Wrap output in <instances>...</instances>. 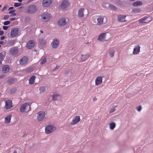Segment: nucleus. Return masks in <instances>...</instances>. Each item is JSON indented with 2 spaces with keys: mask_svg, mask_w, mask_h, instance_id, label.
Segmentation results:
<instances>
[{
  "mask_svg": "<svg viewBox=\"0 0 153 153\" xmlns=\"http://www.w3.org/2000/svg\"><path fill=\"white\" fill-rule=\"evenodd\" d=\"M59 66H56L54 69V70H56L57 69H58L59 68Z\"/></svg>",
  "mask_w": 153,
  "mask_h": 153,
  "instance_id": "3c124183",
  "label": "nucleus"
},
{
  "mask_svg": "<svg viewBox=\"0 0 153 153\" xmlns=\"http://www.w3.org/2000/svg\"><path fill=\"white\" fill-rule=\"evenodd\" d=\"M126 16L125 15H119L117 18V20L120 22H126Z\"/></svg>",
  "mask_w": 153,
  "mask_h": 153,
  "instance_id": "a211bd4d",
  "label": "nucleus"
},
{
  "mask_svg": "<svg viewBox=\"0 0 153 153\" xmlns=\"http://www.w3.org/2000/svg\"><path fill=\"white\" fill-rule=\"evenodd\" d=\"M88 42H87V43H86V44H88Z\"/></svg>",
  "mask_w": 153,
  "mask_h": 153,
  "instance_id": "69168bd1",
  "label": "nucleus"
},
{
  "mask_svg": "<svg viewBox=\"0 0 153 153\" xmlns=\"http://www.w3.org/2000/svg\"><path fill=\"white\" fill-rule=\"evenodd\" d=\"M3 55L2 54L0 53V61L2 60L3 59Z\"/></svg>",
  "mask_w": 153,
  "mask_h": 153,
  "instance_id": "49530a36",
  "label": "nucleus"
},
{
  "mask_svg": "<svg viewBox=\"0 0 153 153\" xmlns=\"http://www.w3.org/2000/svg\"><path fill=\"white\" fill-rule=\"evenodd\" d=\"M117 4L121 6H122L123 5V2H122V1L120 0H118L117 1Z\"/></svg>",
  "mask_w": 153,
  "mask_h": 153,
  "instance_id": "e433bc0d",
  "label": "nucleus"
},
{
  "mask_svg": "<svg viewBox=\"0 0 153 153\" xmlns=\"http://www.w3.org/2000/svg\"><path fill=\"white\" fill-rule=\"evenodd\" d=\"M140 47L138 45H135L133 49L132 53L133 54L135 55L138 54L140 52Z\"/></svg>",
  "mask_w": 153,
  "mask_h": 153,
  "instance_id": "f3484780",
  "label": "nucleus"
},
{
  "mask_svg": "<svg viewBox=\"0 0 153 153\" xmlns=\"http://www.w3.org/2000/svg\"><path fill=\"white\" fill-rule=\"evenodd\" d=\"M1 39V41H0V44L2 45L5 43L6 42V41L5 40H3L4 39Z\"/></svg>",
  "mask_w": 153,
  "mask_h": 153,
  "instance_id": "58836bf2",
  "label": "nucleus"
},
{
  "mask_svg": "<svg viewBox=\"0 0 153 153\" xmlns=\"http://www.w3.org/2000/svg\"><path fill=\"white\" fill-rule=\"evenodd\" d=\"M88 13V12L87 9L82 8L78 11V16L79 17H82L87 15Z\"/></svg>",
  "mask_w": 153,
  "mask_h": 153,
  "instance_id": "39448f33",
  "label": "nucleus"
},
{
  "mask_svg": "<svg viewBox=\"0 0 153 153\" xmlns=\"http://www.w3.org/2000/svg\"><path fill=\"white\" fill-rule=\"evenodd\" d=\"M10 21H6L4 22V25H7L10 24Z\"/></svg>",
  "mask_w": 153,
  "mask_h": 153,
  "instance_id": "c03bdc74",
  "label": "nucleus"
},
{
  "mask_svg": "<svg viewBox=\"0 0 153 153\" xmlns=\"http://www.w3.org/2000/svg\"><path fill=\"white\" fill-rule=\"evenodd\" d=\"M10 67L8 65H5L2 68V71L4 73L9 72L10 71Z\"/></svg>",
  "mask_w": 153,
  "mask_h": 153,
  "instance_id": "5701e85b",
  "label": "nucleus"
},
{
  "mask_svg": "<svg viewBox=\"0 0 153 153\" xmlns=\"http://www.w3.org/2000/svg\"><path fill=\"white\" fill-rule=\"evenodd\" d=\"M35 45V42L33 40L29 41L27 45V47L29 49L32 48L34 47Z\"/></svg>",
  "mask_w": 153,
  "mask_h": 153,
  "instance_id": "6ab92c4d",
  "label": "nucleus"
},
{
  "mask_svg": "<svg viewBox=\"0 0 153 153\" xmlns=\"http://www.w3.org/2000/svg\"><path fill=\"white\" fill-rule=\"evenodd\" d=\"M1 47V46L0 45V48Z\"/></svg>",
  "mask_w": 153,
  "mask_h": 153,
  "instance_id": "338daca9",
  "label": "nucleus"
},
{
  "mask_svg": "<svg viewBox=\"0 0 153 153\" xmlns=\"http://www.w3.org/2000/svg\"><path fill=\"white\" fill-rule=\"evenodd\" d=\"M21 5V4L20 3H15L14 6L16 7H18L20 6Z\"/></svg>",
  "mask_w": 153,
  "mask_h": 153,
  "instance_id": "ea45409f",
  "label": "nucleus"
},
{
  "mask_svg": "<svg viewBox=\"0 0 153 153\" xmlns=\"http://www.w3.org/2000/svg\"><path fill=\"white\" fill-rule=\"evenodd\" d=\"M40 31L42 33H43V32L42 30H40Z\"/></svg>",
  "mask_w": 153,
  "mask_h": 153,
  "instance_id": "bf43d9fd",
  "label": "nucleus"
},
{
  "mask_svg": "<svg viewBox=\"0 0 153 153\" xmlns=\"http://www.w3.org/2000/svg\"><path fill=\"white\" fill-rule=\"evenodd\" d=\"M30 20V18L29 17H26L25 19V21L26 22H29Z\"/></svg>",
  "mask_w": 153,
  "mask_h": 153,
  "instance_id": "a19ab883",
  "label": "nucleus"
},
{
  "mask_svg": "<svg viewBox=\"0 0 153 153\" xmlns=\"http://www.w3.org/2000/svg\"><path fill=\"white\" fill-rule=\"evenodd\" d=\"M109 7L111 10L114 11H116L117 10V8L113 5L110 4L109 6Z\"/></svg>",
  "mask_w": 153,
  "mask_h": 153,
  "instance_id": "c85d7f7f",
  "label": "nucleus"
},
{
  "mask_svg": "<svg viewBox=\"0 0 153 153\" xmlns=\"http://www.w3.org/2000/svg\"><path fill=\"white\" fill-rule=\"evenodd\" d=\"M31 104L30 103L27 102L22 104L20 108V111L21 112L28 111L31 110L30 108Z\"/></svg>",
  "mask_w": 153,
  "mask_h": 153,
  "instance_id": "f03ea898",
  "label": "nucleus"
},
{
  "mask_svg": "<svg viewBox=\"0 0 153 153\" xmlns=\"http://www.w3.org/2000/svg\"><path fill=\"white\" fill-rule=\"evenodd\" d=\"M97 100V99L96 98H94V101H96Z\"/></svg>",
  "mask_w": 153,
  "mask_h": 153,
  "instance_id": "13d9d810",
  "label": "nucleus"
},
{
  "mask_svg": "<svg viewBox=\"0 0 153 153\" xmlns=\"http://www.w3.org/2000/svg\"><path fill=\"white\" fill-rule=\"evenodd\" d=\"M8 26H3V28L5 30H6L8 28Z\"/></svg>",
  "mask_w": 153,
  "mask_h": 153,
  "instance_id": "09e8293b",
  "label": "nucleus"
},
{
  "mask_svg": "<svg viewBox=\"0 0 153 153\" xmlns=\"http://www.w3.org/2000/svg\"><path fill=\"white\" fill-rule=\"evenodd\" d=\"M61 96L58 94H54L52 96V99L53 101H56L58 99H60Z\"/></svg>",
  "mask_w": 153,
  "mask_h": 153,
  "instance_id": "393cba45",
  "label": "nucleus"
},
{
  "mask_svg": "<svg viewBox=\"0 0 153 153\" xmlns=\"http://www.w3.org/2000/svg\"><path fill=\"white\" fill-rule=\"evenodd\" d=\"M10 20H11L12 21L14 20H15V18H12V19H10Z\"/></svg>",
  "mask_w": 153,
  "mask_h": 153,
  "instance_id": "4d7b16f0",
  "label": "nucleus"
},
{
  "mask_svg": "<svg viewBox=\"0 0 153 153\" xmlns=\"http://www.w3.org/2000/svg\"><path fill=\"white\" fill-rule=\"evenodd\" d=\"M6 8V6L4 7L3 8L2 10V11H3L5 10Z\"/></svg>",
  "mask_w": 153,
  "mask_h": 153,
  "instance_id": "603ef678",
  "label": "nucleus"
},
{
  "mask_svg": "<svg viewBox=\"0 0 153 153\" xmlns=\"http://www.w3.org/2000/svg\"><path fill=\"white\" fill-rule=\"evenodd\" d=\"M1 5H0V7H1Z\"/></svg>",
  "mask_w": 153,
  "mask_h": 153,
  "instance_id": "0e129e2a",
  "label": "nucleus"
},
{
  "mask_svg": "<svg viewBox=\"0 0 153 153\" xmlns=\"http://www.w3.org/2000/svg\"><path fill=\"white\" fill-rule=\"evenodd\" d=\"M1 38H4V36H2L1 37Z\"/></svg>",
  "mask_w": 153,
  "mask_h": 153,
  "instance_id": "052dcab7",
  "label": "nucleus"
},
{
  "mask_svg": "<svg viewBox=\"0 0 153 153\" xmlns=\"http://www.w3.org/2000/svg\"><path fill=\"white\" fill-rule=\"evenodd\" d=\"M103 39H98V40H99V41H102V40Z\"/></svg>",
  "mask_w": 153,
  "mask_h": 153,
  "instance_id": "864d4df0",
  "label": "nucleus"
},
{
  "mask_svg": "<svg viewBox=\"0 0 153 153\" xmlns=\"http://www.w3.org/2000/svg\"><path fill=\"white\" fill-rule=\"evenodd\" d=\"M37 10L36 6L34 5H30L25 9L26 13L29 14H32L35 13Z\"/></svg>",
  "mask_w": 153,
  "mask_h": 153,
  "instance_id": "7ed1b4c3",
  "label": "nucleus"
},
{
  "mask_svg": "<svg viewBox=\"0 0 153 153\" xmlns=\"http://www.w3.org/2000/svg\"><path fill=\"white\" fill-rule=\"evenodd\" d=\"M69 3L68 1H64L61 3L60 7L62 9H65L69 5Z\"/></svg>",
  "mask_w": 153,
  "mask_h": 153,
  "instance_id": "412c9836",
  "label": "nucleus"
},
{
  "mask_svg": "<svg viewBox=\"0 0 153 153\" xmlns=\"http://www.w3.org/2000/svg\"><path fill=\"white\" fill-rule=\"evenodd\" d=\"M40 64L42 65L45 63L46 62V59L45 57H42L40 60Z\"/></svg>",
  "mask_w": 153,
  "mask_h": 153,
  "instance_id": "7c9ffc66",
  "label": "nucleus"
},
{
  "mask_svg": "<svg viewBox=\"0 0 153 153\" xmlns=\"http://www.w3.org/2000/svg\"><path fill=\"white\" fill-rule=\"evenodd\" d=\"M4 77L3 75H1L0 76V79Z\"/></svg>",
  "mask_w": 153,
  "mask_h": 153,
  "instance_id": "6e6d98bb",
  "label": "nucleus"
},
{
  "mask_svg": "<svg viewBox=\"0 0 153 153\" xmlns=\"http://www.w3.org/2000/svg\"><path fill=\"white\" fill-rule=\"evenodd\" d=\"M110 4H109L108 3H104L103 4V6L105 7H109V6Z\"/></svg>",
  "mask_w": 153,
  "mask_h": 153,
  "instance_id": "37998d69",
  "label": "nucleus"
},
{
  "mask_svg": "<svg viewBox=\"0 0 153 153\" xmlns=\"http://www.w3.org/2000/svg\"><path fill=\"white\" fill-rule=\"evenodd\" d=\"M117 106H114L110 110L109 113H112L114 112L115 110V108L117 107Z\"/></svg>",
  "mask_w": 153,
  "mask_h": 153,
  "instance_id": "f704fd0d",
  "label": "nucleus"
},
{
  "mask_svg": "<svg viewBox=\"0 0 153 153\" xmlns=\"http://www.w3.org/2000/svg\"><path fill=\"white\" fill-rule=\"evenodd\" d=\"M142 107L141 105H139L137 108V110L138 111H140Z\"/></svg>",
  "mask_w": 153,
  "mask_h": 153,
  "instance_id": "79ce46f5",
  "label": "nucleus"
},
{
  "mask_svg": "<svg viewBox=\"0 0 153 153\" xmlns=\"http://www.w3.org/2000/svg\"><path fill=\"white\" fill-rule=\"evenodd\" d=\"M36 77L35 76H33L31 77L29 79V83L30 85H32L34 83Z\"/></svg>",
  "mask_w": 153,
  "mask_h": 153,
  "instance_id": "bb28decb",
  "label": "nucleus"
},
{
  "mask_svg": "<svg viewBox=\"0 0 153 153\" xmlns=\"http://www.w3.org/2000/svg\"><path fill=\"white\" fill-rule=\"evenodd\" d=\"M4 33V32L3 31H0V35H3Z\"/></svg>",
  "mask_w": 153,
  "mask_h": 153,
  "instance_id": "8fccbe9b",
  "label": "nucleus"
},
{
  "mask_svg": "<svg viewBox=\"0 0 153 153\" xmlns=\"http://www.w3.org/2000/svg\"><path fill=\"white\" fill-rule=\"evenodd\" d=\"M5 102V105L4 108L6 109H8L12 108L13 105L12 101L11 100H7L4 101Z\"/></svg>",
  "mask_w": 153,
  "mask_h": 153,
  "instance_id": "9b49d317",
  "label": "nucleus"
},
{
  "mask_svg": "<svg viewBox=\"0 0 153 153\" xmlns=\"http://www.w3.org/2000/svg\"><path fill=\"white\" fill-rule=\"evenodd\" d=\"M115 51L114 50L110 51L109 52V55L111 57H113L114 56Z\"/></svg>",
  "mask_w": 153,
  "mask_h": 153,
  "instance_id": "473e14b6",
  "label": "nucleus"
},
{
  "mask_svg": "<svg viewBox=\"0 0 153 153\" xmlns=\"http://www.w3.org/2000/svg\"><path fill=\"white\" fill-rule=\"evenodd\" d=\"M13 8V7H10L9 9V10H11V9H12Z\"/></svg>",
  "mask_w": 153,
  "mask_h": 153,
  "instance_id": "5fc2aeb1",
  "label": "nucleus"
},
{
  "mask_svg": "<svg viewBox=\"0 0 153 153\" xmlns=\"http://www.w3.org/2000/svg\"><path fill=\"white\" fill-rule=\"evenodd\" d=\"M45 90V87L41 86L39 88L40 92V93H43Z\"/></svg>",
  "mask_w": 153,
  "mask_h": 153,
  "instance_id": "72a5a7b5",
  "label": "nucleus"
},
{
  "mask_svg": "<svg viewBox=\"0 0 153 153\" xmlns=\"http://www.w3.org/2000/svg\"><path fill=\"white\" fill-rule=\"evenodd\" d=\"M12 117V115H9L7 116L5 118V120L4 123L6 124H8L10 123V120Z\"/></svg>",
  "mask_w": 153,
  "mask_h": 153,
  "instance_id": "b1692460",
  "label": "nucleus"
},
{
  "mask_svg": "<svg viewBox=\"0 0 153 153\" xmlns=\"http://www.w3.org/2000/svg\"><path fill=\"white\" fill-rule=\"evenodd\" d=\"M9 52L12 56H15L19 53V49L17 47H14L11 48L9 50Z\"/></svg>",
  "mask_w": 153,
  "mask_h": 153,
  "instance_id": "9d476101",
  "label": "nucleus"
},
{
  "mask_svg": "<svg viewBox=\"0 0 153 153\" xmlns=\"http://www.w3.org/2000/svg\"><path fill=\"white\" fill-rule=\"evenodd\" d=\"M19 33V30L17 28H13L11 31V37L13 38L17 35Z\"/></svg>",
  "mask_w": 153,
  "mask_h": 153,
  "instance_id": "2eb2a0df",
  "label": "nucleus"
},
{
  "mask_svg": "<svg viewBox=\"0 0 153 153\" xmlns=\"http://www.w3.org/2000/svg\"><path fill=\"white\" fill-rule=\"evenodd\" d=\"M113 37L112 35L109 32L102 33L100 34L98 38H108Z\"/></svg>",
  "mask_w": 153,
  "mask_h": 153,
  "instance_id": "6e6552de",
  "label": "nucleus"
},
{
  "mask_svg": "<svg viewBox=\"0 0 153 153\" xmlns=\"http://www.w3.org/2000/svg\"><path fill=\"white\" fill-rule=\"evenodd\" d=\"M107 21V17L105 16H94L92 17L91 22L95 25H100L105 24Z\"/></svg>",
  "mask_w": 153,
  "mask_h": 153,
  "instance_id": "f257e3e1",
  "label": "nucleus"
},
{
  "mask_svg": "<svg viewBox=\"0 0 153 153\" xmlns=\"http://www.w3.org/2000/svg\"><path fill=\"white\" fill-rule=\"evenodd\" d=\"M56 129V127L54 126L48 125L45 127V132L47 134H49L53 132Z\"/></svg>",
  "mask_w": 153,
  "mask_h": 153,
  "instance_id": "0eeeda50",
  "label": "nucleus"
},
{
  "mask_svg": "<svg viewBox=\"0 0 153 153\" xmlns=\"http://www.w3.org/2000/svg\"><path fill=\"white\" fill-rule=\"evenodd\" d=\"M68 21V18H62L58 20L57 25L60 26H63L66 25Z\"/></svg>",
  "mask_w": 153,
  "mask_h": 153,
  "instance_id": "423d86ee",
  "label": "nucleus"
},
{
  "mask_svg": "<svg viewBox=\"0 0 153 153\" xmlns=\"http://www.w3.org/2000/svg\"><path fill=\"white\" fill-rule=\"evenodd\" d=\"M80 120V117L76 116L74 117L71 123L72 125H74L78 123Z\"/></svg>",
  "mask_w": 153,
  "mask_h": 153,
  "instance_id": "f8f14e48",
  "label": "nucleus"
},
{
  "mask_svg": "<svg viewBox=\"0 0 153 153\" xmlns=\"http://www.w3.org/2000/svg\"><path fill=\"white\" fill-rule=\"evenodd\" d=\"M32 71V70H31L30 71Z\"/></svg>",
  "mask_w": 153,
  "mask_h": 153,
  "instance_id": "e2e57ef3",
  "label": "nucleus"
},
{
  "mask_svg": "<svg viewBox=\"0 0 153 153\" xmlns=\"http://www.w3.org/2000/svg\"><path fill=\"white\" fill-rule=\"evenodd\" d=\"M90 55L88 54L85 55H82L81 57V59L82 61H84L87 59L89 57Z\"/></svg>",
  "mask_w": 153,
  "mask_h": 153,
  "instance_id": "a878e982",
  "label": "nucleus"
},
{
  "mask_svg": "<svg viewBox=\"0 0 153 153\" xmlns=\"http://www.w3.org/2000/svg\"><path fill=\"white\" fill-rule=\"evenodd\" d=\"M9 17V16L8 15H5L4 17V19L5 20H7L8 19Z\"/></svg>",
  "mask_w": 153,
  "mask_h": 153,
  "instance_id": "a18cd8bd",
  "label": "nucleus"
},
{
  "mask_svg": "<svg viewBox=\"0 0 153 153\" xmlns=\"http://www.w3.org/2000/svg\"><path fill=\"white\" fill-rule=\"evenodd\" d=\"M16 15L15 13H14V14H13V15Z\"/></svg>",
  "mask_w": 153,
  "mask_h": 153,
  "instance_id": "680f3d73",
  "label": "nucleus"
},
{
  "mask_svg": "<svg viewBox=\"0 0 153 153\" xmlns=\"http://www.w3.org/2000/svg\"><path fill=\"white\" fill-rule=\"evenodd\" d=\"M109 128L111 130H113L114 129L115 127L116 126V124L114 122H111V123H110L109 124Z\"/></svg>",
  "mask_w": 153,
  "mask_h": 153,
  "instance_id": "cd10ccee",
  "label": "nucleus"
},
{
  "mask_svg": "<svg viewBox=\"0 0 153 153\" xmlns=\"http://www.w3.org/2000/svg\"><path fill=\"white\" fill-rule=\"evenodd\" d=\"M15 11V10H10L9 12V13H14Z\"/></svg>",
  "mask_w": 153,
  "mask_h": 153,
  "instance_id": "de8ad7c7",
  "label": "nucleus"
},
{
  "mask_svg": "<svg viewBox=\"0 0 153 153\" xmlns=\"http://www.w3.org/2000/svg\"><path fill=\"white\" fill-rule=\"evenodd\" d=\"M14 80V78H10L8 80V82L9 83H12L13 82Z\"/></svg>",
  "mask_w": 153,
  "mask_h": 153,
  "instance_id": "c9c22d12",
  "label": "nucleus"
},
{
  "mask_svg": "<svg viewBox=\"0 0 153 153\" xmlns=\"http://www.w3.org/2000/svg\"><path fill=\"white\" fill-rule=\"evenodd\" d=\"M59 41L58 39H54L52 42L51 45L54 48H56L58 46Z\"/></svg>",
  "mask_w": 153,
  "mask_h": 153,
  "instance_id": "ddd939ff",
  "label": "nucleus"
},
{
  "mask_svg": "<svg viewBox=\"0 0 153 153\" xmlns=\"http://www.w3.org/2000/svg\"><path fill=\"white\" fill-rule=\"evenodd\" d=\"M148 17H145L139 20V22L140 23H145L149 22L151 20H149Z\"/></svg>",
  "mask_w": 153,
  "mask_h": 153,
  "instance_id": "aec40b11",
  "label": "nucleus"
},
{
  "mask_svg": "<svg viewBox=\"0 0 153 153\" xmlns=\"http://www.w3.org/2000/svg\"><path fill=\"white\" fill-rule=\"evenodd\" d=\"M141 11L140 9L138 8H134L132 10L131 12L133 13H139Z\"/></svg>",
  "mask_w": 153,
  "mask_h": 153,
  "instance_id": "2f4dec72",
  "label": "nucleus"
},
{
  "mask_svg": "<svg viewBox=\"0 0 153 153\" xmlns=\"http://www.w3.org/2000/svg\"><path fill=\"white\" fill-rule=\"evenodd\" d=\"M142 5V3L141 1H136L133 4V5L134 6H137Z\"/></svg>",
  "mask_w": 153,
  "mask_h": 153,
  "instance_id": "c756f323",
  "label": "nucleus"
},
{
  "mask_svg": "<svg viewBox=\"0 0 153 153\" xmlns=\"http://www.w3.org/2000/svg\"><path fill=\"white\" fill-rule=\"evenodd\" d=\"M45 113L44 111L39 112L37 114V119L39 121H41L43 120L45 117Z\"/></svg>",
  "mask_w": 153,
  "mask_h": 153,
  "instance_id": "1a4fd4ad",
  "label": "nucleus"
},
{
  "mask_svg": "<svg viewBox=\"0 0 153 153\" xmlns=\"http://www.w3.org/2000/svg\"><path fill=\"white\" fill-rule=\"evenodd\" d=\"M102 82V77L101 76H98L95 79V85H98L100 84Z\"/></svg>",
  "mask_w": 153,
  "mask_h": 153,
  "instance_id": "4be33fe9",
  "label": "nucleus"
},
{
  "mask_svg": "<svg viewBox=\"0 0 153 153\" xmlns=\"http://www.w3.org/2000/svg\"><path fill=\"white\" fill-rule=\"evenodd\" d=\"M52 0H42V4L44 7H46L49 6L51 3Z\"/></svg>",
  "mask_w": 153,
  "mask_h": 153,
  "instance_id": "dca6fc26",
  "label": "nucleus"
},
{
  "mask_svg": "<svg viewBox=\"0 0 153 153\" xmlns=\"http://www.w3.org/2000/svg\"><path fill=\"white\" fill-rule=\"evenodd\" d=\"M40 19L42 22H47L50 19L51 15L48 13H42L39 17Z\"/></svg>",
  "mask_w": 153,
  "mask_h": 153,
  "instance_id": "20e7f679",
  "label": "nucleus"
},
{
  "mask_svg": "<svg viewBox=\"0 0 153 153\" xmlns=\"http://www.w3.org/2000/svg\"><path fill=\"white\" fill-rule=\"evenodd\" d=\"M28 61V58L27 56H23L19 59V63L21 65H24L27 63Z\"/></svg>",
  "mask_w": 153,
  "mask_h": 153,
  "instance_id": "4468645a",
  "label": "nucleus"
},
{
  "mask_svg": "<svg viewBox=\"0 0 153 153\" xmlns=\"http://www.w3.org/2000/svg\"><path fill=\"white\" fill-rule=\"evenodd\" d=\"M21 152L20 149L17 148L14 152L13 153H19V152Z\"/></svg>",
  "mask_w": 153,
  "mask_h": 153,
  "instance_id": "4c0bfd02",
  "label": "nucleus"
}]
</instances>
